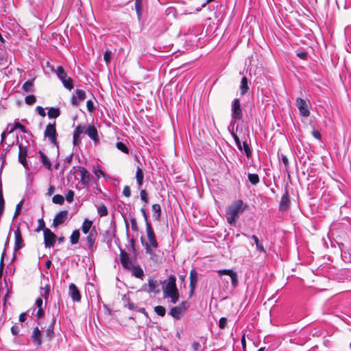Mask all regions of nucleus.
<instances>
[{
  "label": "nucleus",
  "mask_w": 351,
  "mask_h": 351,
  "mask_svg": "<svg viewBox=\"0 0 351 351\" xmlns=\"http://www.w3.org/2000/svg\"><path fill=\"white\" fill-rule=\"evenodd\" d=\"M75 93L77 95V98L80 101H84L86 98V93L84 90L81 89H76Z\"/></svg>",
  "instance_id": "45"
},
{
  "label": "nucleus",
  "mask_w": 351,
  "mask_h": 351,
  "mask_svg": "<svg viewBox=\"0 0 351 351\" xmlns=\"http://www.w3.org/2000/svg\"><path fill=\"white\" fill-rule=\"evenodd\" d=\"M51 71L56 73L66 88L69 90L73 88V80L67 76L66 71L62 66H58L56 70H53V69L51 68Z\"/></svg>",
  "instance_id": "5"
},
{
  "label": "nucleus",
  "mask_w": 351,
  "mask_h": 351,
  "mask_svg": "<svg viewBox=\"0 0 351 351\" xmlns=\"http://www.w3.org/2000/svg\"><path fill=\"white\" fill-rule=\"evenodd\" d=\"M52 202L54 204L62 205L64 202V198L62 195L57 194L53 197Z\"/></svg>",
  "instance_id": "40"
},
{
  "label": "nucleus",
  "mask_w": 351,
  "mask_h": 351,
  "mask_svg": "<svg viewBox=\"0 0 351 351\" xmlns=\"http://www.w3.org/2000/svg\"><path fill=\"white\" fill-rule=\"evenodd\" d=\"M4 199L2 192L0 191V216L2 215L4 210Z\"/></svg>",
  "instance_id": "50"
},
{
  "label": "nucleus",
  "mask_w": 351,
  "mask_h": 351,
  "mask_svg": "<svg viewBox=\"0 0 351 351\" xmlns=\"http://www.w3.org/2000/svg\"><path fill=\"white\" fill-rule=\"evenodd\" d=\"M141 199L142 201H143L145 204L148 203V195L145 190L143 189L141 191L140 193Z\"/></svg>",
  "instance_id": "49"
},
{
  "label": "nucleus",
  "mask_w": 351,
  "mask_h": 351,
  "mask_svg": "<svg viewBox=\"0 0 351 351\" xmlns=\"http://www.w3.org/2000/svg\"><path fill=\"white\" fill-rule=\"evenodd\" d=\"M93 221L86 219L82 226V231L84 234H88L92 229Z\"/></svg>",
  "instance_id": "31"
},
{
  "label": "nucleus",
  "mask_w": 351,
  "mask_h": 351,
  "mask_svg": "<svg viewBox=\"0 0 351 351\" xmlns=\"http://www.w3.org/2000/svg\"><path fill=\"white\" fill-rule=\"evenodd\" d=\"M5 256V251H3L1 254V262H0V277L3 274V267H4L3 259H4Z\"/></svg>",
  "instance_id": "54"
},
{
  "label": "nucleus",
  "mask_w": 351,
  "mask_h": 351,
  "mask_svg": "<svg viewBox=\"0 0 351 351\" xmlns=\"http://www.w3.org/2000/svg\"><path fill=\"white\" fill-rule=\"evenodd\" d=\"M244 206L242 200L239 199L234 202L230 206H228L226 211V218L228 222L230 225H234L236 221L239 217V214L244 210Z\"/></svg>",
  "instance_id": "2"
},
{
  "label": "nucleus",
  "mask_w": 351,
  "mask_h": 351,
  "mask_svg": "<svg viewBox=\"0 0 351 351\" xmlns=\"http://www.w3.org/2000/svg\"><path fill=\"white\" fill-rule=\"evenodd\" d=\"M130 269L132 270V276H135L136 278L142 279L144 276V271L139 265H132V267Z\"/></svg>",
  "instance_id": "26"
},
{
  "label": "nucleus",
  "mask_w": 351,
  "mask_h": 351,
  "mask_svg": "<svg viewBox=\"0 0 351 351\" xmlns=\"http://www.w3.org/2000/svg\"><path fill=\"white\" fill-rule=\"evenodd\" d=\"M227 319L226 317H221L220 318L219 321V327L221 328V329H223L226 328V325H227Z\"/></svg>",
  "instance_id": "53"
},
{
  "label": "nucleus",
  "mask_w": 351,
  "mask_h": 351,
  "mask_svg": "<svg viewBox=\"0 0 351 351\" xmlns=\"http://www.w3.org/2000/svg\"><path fill=\"white\" fill-rule=\"evenodd\" d=\"M44 136L47 138L49 142L54 146L58 147V142L57 140V131L56 128V122L49 123L44 132Z\"/></svg>",
  "instance_id": "6"
},
{
  "label": "nucleus",
  "mask_w": 351,
  "mask_h": 351,
  "mask_svg": "<svg viewBox=\"0 0 351 351\" xmlns=\"http://www.w3.org/2000/svg\"><path fill=\"white\" fill-rule=\"evenodd\" d=\"M176 282V277L173 275L169 276L168 282L163 289L164 296L170 298L173 304L177 303L179 300V293Z\"/></svg>",
  "instance_id": "3"
},
{
  "label": "nucleus",
  "mask_w": 351,
  "mask_h": 351,
  "mask_svg": "<svg viewBox=\"0 0 351 351\" xmlns=\"http://www.w3.org/2000/svg\"><path fill=\"white\" fill-rule=\"evenodd\" d=\"M282 161L285 166L286 171H288L289 160H288L287 157L286 156L282 155Z\"/></svg>",
  "instance_id": "63"
},
{
  "label": "nucleus",
  "mask_w": 351,
  "mask_h": 351,
  "mask_svg": "<svg viewBox=\"0 0 351 351\" xmlns=\"http://www.w3.org/2000/svg\"><path fill=\"white\" fill-rule=\"evenodd\" d=\"M14 239L15 241L14 250L16 252L23 248L24 246L23 239L19 227H17L14 231Z\"/></svg>",
  "instance_id": "13"
},
{
  "label": "nucleus",
  "mask_w": 351,
  "mask_h": 351,
  "mask_svg": "<svg viewBox=\"0 0 351 351\" xmlns=\"http://www.w3.org/2000/svg\"><path fill=\"white\" fill-rule=\"evenodd\" d=\"M73 156V154H71L68 156L66 157V158L64 160V167H66V164L69 165L71 162Z\"/></svg>",
  "instance_id": "62"
},
{
  "label": "nucleus",
  "mask_w": 351,
  "mask_h": 351,
  "mask_svg": "<svg viewBox=\"0 0 351 351\" xmlns=\"http://www.w3.org/2000/svg\"><path fill=\"white\" fill-rule=\"evenodd\" d=\"M95 175L97 177V178H99L101 176H104V173L102 170H101L100 169H95L94 171H93Z\"/></svg>",
  "instance_id": "61"
},
{
  "label": "nucleus",
  "mask_w": 351,
  "mask_h": 351,
  "mask_svg": "<svg viewBox=\"0 0 351 351\" xmlns=\"http://www.w3.org/2000/svg\"><path fill=\"white\" fill-rule=\"evenodd\" d=\"M182 314L183 311H182V308H179L178 306L171 308L169 311V315L177 319H180Z\"/></svg>",
  "instance_id": "24"
},
{
  "label": "nucleus",
  "mask_w": 351,
  "mask_h": 351,
  "mask_svg": "<svg viewBox=\"0 0 351 351\" xmlns=\"http://www.w3.org/2000/svg\"><path fill=\"white\" fill-rule=\"evenodd\" d=\"M27 156V148L26 147L19 145V160L23 165L25 169H28L27 162L26 160Z\"/></svg>",
  "instance_id": "19"
},
{
  "label": "nucleus",
  "mask_w": 351,
  "mask_h": 351,
  "mask_svg": "<svg viewBox=\"0 0 351 351\" xmlns=\"http://www.w3.org/2000/svg\"><path fill=\"white\" fill-rule=\"evenodd\" d=\"M50 293V285H46L44 287L40 288V295L43 297L45 301L47 300Z\"/></svg>",
  "instance_id": "34"
},
{
  "label": "nucleus",
  "mask_w": 351,
  "mask_h": 351,
  "mask_svg": "<svg viewBox=\"0 0 351 351\" xmlns=\"http://www.w3.org/2000/svg\"><path fill=\"white\" fill-rule=\"evenodd\" d=\"M56 323V318L53 317L50 325L45 330V335L49 340H51L54 336V324Z\"/></svg>",
  "instance_id": "23"
},
{
  "label": "nucleus",
  "mask_w": 351,
  "mask_h": 351,
  "mask_svg": "<svg viewBox=\"0 0 351 351\" xmlns=\"http://www.w3.org/2000/svg\"><path fill=\"white\" fill-rule=\"evenodd\" d=\"M252 239L254 241L256 250L261 252H265L263 245L259 243L258 238L256 235H252Z\"/></svg>",
  "instance_id": "38"
},
{
  "label": "nucleus",
  "mask_w": 351,
  "mask_h": 351,
  "mask_svg": "<svg viewBox=\"0 0 351 351\" xmlns=\"http://www.w3.org/2000/svg\"><path fill=\"white\" fill-rule=\"evenodd\" d=\"M97 212L98 215L101 217H105L108 214L107 207L104 204H101L99 206Z\"/></svg>",
  "instance_id": "39"
},
{
  "label": "nucleus",
  "mask_w": 351,
  "mask_h": 351,
  "mask_svg": "<svg viewBox=\"0 0 351 351\" xmlns=\"http://www.w3.org/2000/svg\"><path fill=\"white\" fill-rule=\"evenodd\" d=\"M88 234V235L86 238V241L88 243V249L93 252L95 248V242L97 236V232L95 228L93 227Z\"/></svg>",
  "instance_id": "15"
},
{
  "label": "nucleus",
  "mask_w": 351,
  "mask_h": 351,
  "mask_svg": "<svg viewBox=\"0 0 351 351\" xmlns=\"http://www.w3.org/2000/svg\"><path fill=\"white\" fill-rule=\"evenodd\" d=\"M69 295L74 302H80L81 300V295L79 289L73 283L69 285Z\"/></svg>",
  "instance_id": "17"
},
{
  "label": "nucleus",
  "mask_w": 351,
  "mask_h": 351,
  "mask_svg": "<svg viewBox=\"0 0 351 351\" xmlns=\"http://www.w3.org/2000/svg\"><path fill=\"white\" fill-rule=\"evenodd\" d=\"M33 81H34V80H29L26 81L23 84V85L22 86V88L24 90V92H25V93H32L34 90V89H33V86H34Z\"/></svg>",
  "instance_id": "33"
},
{
  "label": "nucleus",
  "mask_w": 351,
  "mask_h": 351,
  "mask_svg": "<svg viewBox=\"0 0 351 351\" xmlns=\"http://www.w3.org/2000/svg\"><path fill=\"white\" fill-rule=\"evenodd\" d=\"M123 194L127 197L131 195V191L129 186H125L123 190Z\"/></svg>",
  "instance_id": "57"
},
{
  "label": "nucleus",
  "mask_w": 351,
  "mask_h": 351,
  "mask_svg": "<svg viewBox=\"0 0 351 351\" xmlns=\"http://www.w3.org/2000/svg\"><path fill=\"white\" fill-rule=\"evenodd\" d=\"M14 128H16V129H19L23 133H27L28 132V131L26 129V128L24 125H23L22 124H21L18 121H15L14 122Z\"/></svg>",
  "instance_id": "47"
},
{
  "label": "nucleus",
  "mask_w": 351,
  "mask_h": 351,
  "mask_svg": "<svg viewBox=\"0 0 351 351\" xmlns=\"http://www.w3.org/2000/svg\"><path fill=\"white\" fill-rule=\"evenodd\" d=\"M80 232L78 230H74L70 237L71 244L74 245L78 243L80 239Z\"/></svg>",
  "instance_id": "36"
},
{
  "label": "nucleus",
  "mask_w": 351,
  "mask_h": 351,
  "mask_svg": "<svg viewBox=\"0 0 351 351\" xmlns=\"http://www.w3.org/2000/svg\"><path fill=\"white\" fill-rule=\"evenodd\" d=\"M149 293H159L160 290L158 289V282L153 279L148 280V289L147 290Z\"/></svg>",
  "instance_id": "22"
},
{
  "label": "nucleus",
  "mask_w": 351,
  "mask_h": 351,
  "mask_svg": "<svg viewBox=\"0 0 351 351\" xmlns=\"http://www.w3.org/2000/svg\"><path fill=\"white\" fill-rule=\"evenodd\" d=\"M21 210V202H19L16 205L15 213H14V219L16 218L20 214Z\"/></svg>",
  "instance_id": "60"
},
{
  "label": "nucleus",
  "mask_w": 351,
  "mask_h": 351,
  "mask_svg": "<svg viewBox=\"0 0 351 351\" xmlns=\"http://www.w3.org/2000/svg\"><path fill=\"white\" fill-rule=\"evenodd\" d=\"M74 195V192L72 190H69L66 195V200L69 203L72 202L73 201Z\"/></svg>",
  "instance_id": "52"
},
{
  "label": "nucleus",
  "mask_w": 351,
  "mask_h": 351,
  "mask_svg": "<svg viewBox=\"0 0 351 351\" xmlns=\"http://www.w3.org/2000/svg\"><path fill=\"white\" fill-rule=\"evenodd\" d=\"M154 311L155 313L160 316V317H163L165 316V313H166V309L165 307H163L162 306H156L155 308H154Z\"/></svg>",
  "instance_id": "42"
},
{
  "label": "nucleus",
  "mask_w": 351,
  "mask_h": 351,
  "mask_svg": "<svg viewBox=\"0 0 351 351\" xmlns=\"http://www.w3.org/2000/svg\"><path fill=\"white\" fill-rule=\"evenodd\" d=\"M289 206L290 200L289 198V194L287 191H285L281 197L279 204V210L280 211H285L289 208Z\"/></svg>",
  "instance_id": "20"
},
{
  "label": "nucleus",
  "mask_w": 351,
  "mask_h": 351,
  "mask_svg": "<svg viewBox=\"0 0 351 351\" xmlns=\"http://www.w3.org/2000/svg\"><path fill=\"white\" fill-rule=\"evenodd\" d=\"M248 90H249V86L247 84V79L246 77L244 76L241 79V85H240L241 95H244L245 94L247 93Z\"/></svg>",
  "instance_id": "27"
},
{
  "label": "nucleus",
  "mask_w": 351,
  "mask_h": 351,
  "mask_svg": "<svg viewBox=\"0 0 351 351\" xmlns=\"http://www.w3.org/2000/svg\"><path fill=\"white\" fill-rule=\"evenodd\" d=\"M69 213L67 210H62L57 213L53 220L52 226L55 228L62 225L68 218Z\"/></svg>",
  "instance_id": "12"
},
{
  "label": "nucleus",
  "mask_w": 351,
  "mask_h": 351,
  "mask_svg": "<svg viewBox=\"0 0 351 351\" xmlns=\"http://www.w3.org/2000/svg\"><path fill=\"white\" fill-rule=\"evenodd\" d=\"M20 331V328L19 326L14 325L11 328V332L13 335H17Z\"/></svg>",
  "instance_id": "58"
},
{
  "label": "nucleus",
  "mask_w": 351,
  "mask_h": 351,
  "mask_svg": "<svg viewBox=\"0 0 351 351\" xmlns=\"http://www.w3.org/2000/svg\"><path fill=\"white\" fill-rule=\"evenodd\" d=\"M179 308H182L183 313L187 309L189 306V303L187 301L182 302L178 306Z\"/></svg>",
  "instance_id": "55"
},
{
  "label": "nucleus",
  "mask_w": 351,
  "mask_h": 351,
  "mask_svg": "<svg viewBox=\"0 0 351 351\" xmlns=\"http://www.w3.org/2000/svg\"><path fill=\"white\" fill-rule=\"evenodd\" d=\"M86 134L88 137L95 143L99 141V137L97 128L93 125H78L74 130L73 135V143L74 145H78L81 142L80 136L82 134Z\"/></svg>",
  "instance_id": "1"
},
{
  "label": "nucleus",
  "mask_w": 351,
  "mask_h": 351,
  "mask_svg": "<svg viewBox=\"0 0 351 351\" xmlns=\"http://www.w3.org/2000/svg\"><path fill=\"white\" fill-rule=\"evenodd\" d=\"M295 105L299 110L300 114L304 117H308L310 115L309 107L310 103L302 98H297Z\"/></svg>",
  "instance_id": "7"
},
{
  "label": "nucleus",
  "mask_w": 351,
  "mask_h": 351,
  "mask_svg": "<svg viewBox=\"0 0 351 351\" xmlns=\"http://www.w3.org/2000/svg\"><path fill=\"white\" fill-rule=\"evenodd\" d=\"M144 174L142 169L140 167H137L136 172V179L138 187H141L143 182Z\"/></svg>",
  "instance_id": "29"
},
{
  "label": "nucleus",
  "mask_w": 351,
  "mask_h": 351,
  "mask_svg": "<svg viewBox=\"0 0 351 351\" xmlns=\"http://www.w3.org/2000/svg\"><path fill=\"white\" fill-rule=\"evenodd\" d=\"M40 157L42 161L43 165L45 167L46 169L51 170V162L49 158L42 152L39 151Z\"/></svg>",
  "instance_id": "25"
},
{
  "label": "nucleus",
  "mask_w": 351,
  "mask_h": 351,
  "mask_svg": "<svg viewBox=\"0 0 351 351\" xmlns=\"http://www.w3.org/2000/svg\"><path fill=\"white\" fill-rule=\"evenodd\" d=\"M80 175L82 183L84 185L87 186L93 178L92 176L85 168H82V169H80Z\"/></svg>",
  "instance_id": "21"
},
{
  "label": "nucleus",
  "mask_w": 351,
  "mask_h": 351,
  "mask_svg": "<svg viewBox=\"0 0 351 351\" xmlns=\"http://www.w3.org/2000/svg\"><path fill=\"white\" fill-rule=\"evenodd\" d=\"M10 145H8V147L1 154L0 159L1 160V167H0V172L1 171V169L5 163L6 154H7V152L10 149Z\"/></svg>",
  "instance_id": "43"
},
{
  "label": "nucleus",
  "mask_w": 351,
  "mask_h": 351,
  "mask_svg": "<svg viewBox=\"0 0 351 351\" xmlns=\"http://www.w3.org/2000/svg\"><path fill=\"white\" fill-rule=\"evenodd\" d=\"M217 273L219 274V276L222 275H228L231 278V283L234 288L237 287L238 285V276L235 271H234L232 269H220L217 270Z\"/></svg>",
  "instance_id": "11"
},
{
  "label": "nucleus",
  "mask_w": 351,
  "mask_h": 351,
  "mask_svg": "<svg viewBox=\"0 0 351 351\" xmlns=\"http://www.w3.org/2000/svg\"><path fill=\"white\" fill-rule=\"evenodd\" d=\"M130 223H131L132 230L133 231H135V232L138 231V225H137V222H136V219L134 217H130Z\"/></svg>",
  "instance_id": "46"
},
{
  "label": "nucleus",
  "mask_w": 351,
  "mask_h": 351,
  "mask_svg": "<svg viewBox=\"0 0 351 351\" xmlns=\"http://www.w3.org/2000/svg\"><path fill=\"white\" fill-rule=\"evenodd\" d=\"M231 116L232 119L241 120L243 117L241 102L239 99H234L231 105Z\"/></svg>",
  "instance_id": "8"
},
{
  "label": "nucleus",
  "mask_w": 351,
  "mask_h": 351,
  "mask_svg": "<svg viewBox=\"0 0 351 351\" xmlns=\"http://www.w3.org/2000/svg\"><path fill=\"white\" fill-rule=\"evenodd\" d=\"M111 58H112V52L109 50L106 51L104 54V59L107 64L110 62Z\"/></svg>",
  "instance_id": "51"
},
{
  "label": "nucleus",
  "mask_w": 351,
  "mask_h": 351,
  "mask_svg": "<svg viewBox=\"0 0 351 351\" xmlns=\"http://www.w3.org/2000/svg\"><path fill=\"white\" fill-rule=\"evenodd\" d=\"M297 56H298V57H299L300 58H301L302 60H306V58L308 57L307 53L304 52V51L298 53Z\"/></svg>",
  "instance_id": "64"
},
{
  "label": "nucleus",
  "mask_w": 351,
  "mask_h": 351,
  "mask_svg": "<svg viewBox=\"0 0 351 351\" xmlns=\"http://www.w3.org/2000/svg\"><path fill=\"white\" fill-rule=\"evenodd\" d=\"M43 234L45 247H53L56 243V235L49 228L44 229Z\"/></svg>",
  "instance_id": "9"
},
{
  "label": "nucleus",
  "mask_w": 351,
  "mask_h": 351,
  "mask_svg": "<svg viewBox=\"0 0 351 351\" xmlns=\"http://www.w3.org/2000/svg\"><path fill=\"white\" fill-rule=\"evenodd\" d=\"M42 331L38 326L35 327L31 335V339L34 345L36 347H40L42 344Z\"/></svg>",
  "instance_id": "14"
},
{
  "label": "nucleus",
  "mask_w": 351,
  "mask_h": 351,
  "mask_svg": "<svg viewBox=\"0 0 351 351\" xmlns=\"http://www.w3.org/2000/svg\"><path fill=\"white\" fill-rule=\"evenodd\" d=\"M25 101L27 104L33 105L34 104L36 103V99L34 95H30L26 96Z\"/></svg>",
  "instance_id": "44"
},
{
  "label": "nucleus",
  "mask_w": 351,
  "mask_h": 351,
  "mask_svg": "<svg viewBox=\"0 0 351 351\" xmlns=\"http://www.w3.org/2000/svg\"><path fill=\"white\" fill-rule=\"evenodd\" d=\"M60 114V110L59 108H56L53 107L50 108L48 110L47 115L50 119H56Z\"/></svg>",
  "instance_id": "32"
},
{
  "label": "nucleus",
  "mask_w": 351,
  "mask_h": 351,
  "mask_svg": "<svg viewBox=\"0 0 351 351\" xmlns=\"http://www.w3.org/2000/svg\"><path fill=\"white\" fill-rule=\"evenodd\" d=\"M135 10L138 19H140L142 14L143 0H135Z\"/></svg>",
  "instance_id": "35"
},
{
  "label": "nucleus",
  "mask_w": 351,
  "mask_h": 351,
  "mask_svg": "<svg viewBox=\"0 0 351 351\" xmlns=\"http://www.w3.org/2000/svg\"><path fill=\"white\" fill-rule=\"evenodd\" d=\"M38 222V226L37 228L36 229V231L39 232L42 230L44 231V229H45L46 228H45V223L43 219H42V218L39 219Z\"/></svg>",
  "instance_id": "48"
},
{
  "label": "nucleus",
  "mask_w": 351,
  "mask_h": 351,
  "mask_svg": "<svg viewBox=\"0 0 351 351\" xmlns=\"http://www.w3.org/2000/svg\"><path fill=\"white\" fill-rule=\"evenodd\" d=\"M120 261L122 266L126 269H130L132 267V263L130 259L128 254L123 250H121L120 252Z\"/></svg>",
  "instance_id": "16"
},
{
  "label": "nucleus",
  "mask_w": 351,
  "mask_h": 351,
  "mask_svg": "<svg viewBox=\"0 0 351 351\" xmlns=\"http://www.w3.org/2000/svg\"><path fill=\"white\" fill-rule=\"evenodd\" d=\"M247 177L249 182L253 185H256L259 182V177L258 174L249 173Z\"/></svg>",
  "instance_id": "37"
},
{
  "label": "nucleus",
  "mask_w": 351,
  "mask_h": 351,
  "mask_svg": "<svg viewBox=\"0 0 351 351\" xmlns=\"http://www.w3.org/2000/svg\"><path fill=\"white\" fill-rule=\"evenodd\" d=\"M232 137L235 141V143H236L238 149L239 150L243 149L246 156L248 158H250L252 156V152H251V149H250L248 144L247 143V142L244 141V142H243V143H241L239 136L237 134H235L234 133H232Z\"/></svg>",
  "instance_id": "10"
},
{
  "label": "nucleus",
  "mask_w": 351,
  "mask_h": 351,
  "mask_svg": "<svg viewBox=\"0 0 351 351\" xmlns=\"http://www.w3.org/2000/svg\"><path fill=\"white\" fill-rule=\"evenodd\" d=\"M146 232L149 242H144L143 240H141V241L143 245L145 247L147 254L153 255L154 251L152 248H156L158 247V242L155 233L149 222H147Z\"/></svg>",
  "instance_id": "4"
},
{
  "label": "nucleus",
  "mask_w": 351,
  "mask_h": 351,
  "mask_svg": "<svg viewBox=\"0 0 351 351\" xmlns=\"http://www.w3.org/2000/svg\"><path fill=\"white\" fill-rule=\"evenodd\" d=\"M122 300L124 303L125 307H127L130 310H136V306L134 304H133L129 298V295L127 294H124L122 297Z\"/></svg>",
  "instance_id": "28"
},
{
  "label": "nucleus",
  "mask_w": 351,
  "mask_h": 351,
  "mask_svg": "<svg viewBox=\"0 0 351 351\" xmlns=\"http://www.w3.org/2000/svg\"><path fill=\"white\" fill-rule=\"evenodd\" d=\"M190 294L193 295L197 285L198 274L195 269H193L190 271Z\"/></svg>",
  "instance_id": "18"
},
{
  "label": "nucleus",
  "mask_w": 351,
  "mask_h": 351,
  "mask_svg": "<svg viewBox=\"0 0 351 351\" xmlns=\"http://www.w3.org/2000/svg\"><path fill=\"white\" fill-rule=\"evenodd\" d=\"M36 110L38 113V114L43 117H45L46 116V113H45V109L41 107V106H37L36 107Z\"/></svg>",
  "instance_id": "59"
},
{
  "label": "nucleus",
  "mask_w": 351,
  "mask_h": 351,
  "mask_svg": "<svg viewBox=\"0 0 351 351\" xmlns=\"http://www.w3.org/2000/svg\"><path fill=\"white\" fill-rule=\"evenodd\" d=\"M116 147L123 153H129V149L128 148L126 145L123 142H117L116 144Z\"/></svg>",
  "instance_id": "41"
},
{
  "label": "nucleus",
  "mask_w": 351,
  "mask_h": 351,
  "mask_svg": "<svg viewBox=\"0 0 351 351\" xmlns=\"http://www.w3.org/2000/svg\"><path fill=\"white\" fill-rule=\"evenodd\" d=\"M152 211L154 212V217L156 220L160 221L161 217V207L158 204L152 205Z\"/></svg>",
  "instance_id": "30"
},
{
  "label": "nucleus",
  "mask_w": 351,
  "mask_h": 351,
  "mask_svg": "<svg viewBox=\"0 0 351 351\" xmlns=\"http://www.w3.org/2000/svg\"><path fill=\"white\" fill-rule=\"evenodd\" d=\"M87 109L90 112H93L95 110V106L93 102L91 100H88L86 102Z\"/></svg>",
  "instance_id": "56"
}]
</instances>
